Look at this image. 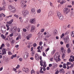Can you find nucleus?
<instances>
[{
    "mask_svg": "<svg viewBox=\"0 0 74 74\" xmlns=\"http://www.w3.org/2000/svg\"><path fill=\"white\" fill-rule=\"evenodd\" d=\"M8 7L10 11L12 12H15L16 10L14 7L12 6L11 5H10Z\"/></svg>",
    "mask_w": 74,
    "mask_h": 74,
    "instance_id": "nucleus-1",
    "label": "nucleus"
},
{
    "mask_svg": "<svg viewBox=\"0 0 74 74\" xmlns=\"http://www.w3.org/2000/svg\"><path fill=\"white\" fill-rule=\"evenodd\" d=\"M57 16L58 17L59 19L61 21H63V19H64L63 16L61 14L60 12H58L57 13Z\"/></svg>",
    "mask_w": 74,
    "mask_h": 74,
    "instance_id": "nucleus-2",
    "label": "nucleus"
},
{
    "mask_svg": "<svg viewBox=\"0 0 74 74\" xmlns=\"http://www.w3.org/2000/svg\"><path fill=\"white\" fill-rule=\"evenodd\" d=\"M27 14H29V11L26 10L25 9H23L22 11V14L24 16H26V15H27Z\"/></svg>",
    "mask_w": 74,
    "mask_h": 74,
    "instance_id": "nucleus-3",
    "label": "nucleus"
},
{
    "mask_svg": "<svg viewBox=\"0 0 74 74\" xmlns=\"http://www.w3.org/2000/svg\"><path fill=\"white\" fill-rule=\"evenodd\" d=\"M29 56V54L27 52L24 53L23 54V56L24 57L25 59V60L27 58V57H28Z\"/></svg>",
    "mask_w": 74,
    "mask_h": 74,
    "instance_id": "nucleus-4",
    "label": "nucleus"
},
{
    "mask_svg": "<svg viewBox=\"0 0 74 74\" xmlns=\"http://www.w3.org/2000/svg\"><path fill=\"white\" fill-rule=\"evenodd\" d=\"M5 31H6V28L5 27H1V31L2 33H5Z\"/></svg>",
    "mask_w": 74,
    "mask_h": 74,
    "instance_id": "nucleus-5",
    "label": "nucleus"
},
{
    "mask_svg": "<svg viewBox=\"0 0 74 74\" xmlns=\"http://www.w3.org/2000/svg\"><path fill=\"white\" fill-rule=\"evenodd\" d=\"M7 51V50L3 48L2 50V53L1 55H5L6 54V51Z\"/></svg>",
    "mask_w": 74,
    "mask_h": 74,
    "instance_id": "nucleus-6",
    "label": "nucleus"
},
{
    "mask_svg": "<svg viewBox=\"0 0 74 74\" xmlns=\"http://www.w3.org/2000/svg\"><path fill=\"white\" fill-rule=\"evenodd\" d=\"M14 21V19H12L11 20H10L9 22H7V23L8 25H9L10 26H12V23L13 22V21Z\"/></svg>",
    "mask_w": 74,
    "mask_h": 74,
    "instance_id": "nucleus-7",
    "label": "nucleus"
},
{
    "mask_svg": "<svg viewBox=\"0 0 74 74\" xmlns=\"http://www.w3.org/2000/svg\"><path fill=\"white\" fill-rule=\"evenodd\" d=\"M60 51L62 53H66V52H67L66 50L65 49H64V47H61L60 48Z\"/></svg>",
    "mask_w": 74,
    "mask_h": 74,
    "instance_id": "nucleus-8",
    "label": "nucleus"
},
{
    "mask_svg": "<svg viewBox=\"0 0 74 74\" xmlns=\"http://www.w3.org/2000/svg\"><path fill=\"white\" fill-rule=\"evenodd\" d=\"M36 29V27L34 25H32L31 27V28L30 30V32L32 33H33L34 32V30Z\"/></svg>",
    "mask_w": 74,
    "mask_h": 74,
    "instance_id": "nucleus-9",
    "label": "nucleus"
},
{
    "mask_svg": "<svg viewBox=\"0 0 74 74\" xmlns=\"http://www.w3.org/2000/svg\"><path fill=\"white\" fill-rule=\"evenodd\" d=\"M26 3H27V1H23L22 0L21 2V7H23V5H25Z\"/></svg>",
    "mask_w": 74,
    "mask_h": 74,
    "instance_id": "nucleus-10",
    "label": "nucleus"
},
{
    "mask_svg": "<svg viewBox=\"0 0 74 74\" xmlns=\"http://www.w3.org/2000/svg\"><path fill=\"white\" fill-rule=\"evenodd\" d=\"M71 58L69 59V61L71 62H73L74 61V56L73 55H71L70 56Z\"/></svg>",
    "mask_w": 74,
    "mask_h": 74,
    "instance_id": "nucleus-11",
    "label": "nucleus"
},
{
    "mask_svg": "<svg viewBox=\"0 0 74 74\" xmlns=\"http://www.w3.org/2000/svg\"><path fill=\"white\" fill-rule=\"evenodd\" d=\"M64 13L65 14H67L68 12H69V11L67 8H64Z\"/></svg>",
    "mask_w": 74,
    "mask_h": 74,
    "instance_id": "nucleus-12",
    "label": "nucleus"
},
{
    "mask_svg": "<svg viewBox=\"0 0 74 74\" xmlns=\"http://www.w3.org/2000/svg\"><path fill=\"white\" fill-rule=\"evenodd\" d=\"M32 35L31 34H29L27 36V40H30V38L32 37Z\"/></svg>",
    "mask_w": 74,
    "mask_h": 74,
    "instance_id": "nucleus-13",
    "label": "nucleus"
},
{
    "mask_svg": "<svg viewBox=\"0 0 74 74\" xmlns=\"http://www.w3.org/2000/svg\"><path fill=\"white\" fill-rule=\"evenodd\" d=\"M35 58L36 60H39V57L38 54H35Z\"/></svg>",
    "mask_w": 74,
    "mask_h": 74,
    "instance_id": "nucleus-14",
    "label": "nucleus"
},
{
    "mask_svg": "<svg viewBox=\"0 0 74 74\" xmlns=\"http://www.w3.org/2000/svg\"><path fill=\"white\" fill-rule=\"evenodd\" d=\"M53 14V11H50L49 13V16H52Z\"/></svg>",
    "mask_w": 74,
    "mask_h": 74,
    "instance_id": "nucleus-15",
    "label": "nucleus"
},
{
    "mask_svg": "<svg viewBox=\"0 0 74 74\" xmlns=\"http://www.w3.org/2000/svg\"><path fill=\"white\" fill-rule=\"evenodd\" d=\"M30 21L31 23H33L35 22V19L32 18L30 20Z\"/></svg>",
    "mask_w": 74,
    "mask_h": 74,
    "instance_id": "nucleus-16",
    "label": "nucleus"
},
{
    "mask_svg": "<svg viewBox=\"0 0 74 74\" xmlns=\"http://www.w3.org/2000/svg\"><path fill=\"white\" fill-rule=\"evenodd\" d=\"M5 17V15L3 13H0V18H2V17Z\"/></svg>",
    "mask_w": 74,
    "mask_h": 74,
    "instance_id": "nucleus-17",
    "label": "nucleus"
},
{
    "mask_svg": "<svg viewBox=\"0 0 74 74\" xmlns=\"http://www.w3.org/2000/svg\"><path fill=\"white\" fill-rule=\"evenodd\" d=\"M54 35H56L58 33V31L56 29H55L53 32Z\"/></svg>",
    "mask_w": 74,
    "mask_h": 74,
    "instance_id": "nucleus-18",
    "label": "nucleus"
},
{
    "mask_svg": "<svg viewBox=\"0 0 74 74\" xmlns=\"http://www.w3.org/2000/svg\"><path fill=\"white\" fill-rule=\"evenodd\" d=\"M71 50L70 48H68L67 49V53H71Z\"/></svg>",
    "mask_w": 74,
    "mask_h": 74,
    "instance_id": "nucleus-19",
    "label": "nucleus"
},
{
    "mask_svg": "<svg viewBox=\"0 0 74 74\" xmlns=\"http://www.w3.org/2000/svg\"><path fill=\"white\" fill-rule=\"evenodd\" d=\"M43 69V68H42V67H40V72L42 73H44V71H42V69Z\"/></svg>",
    "mask_w": 74,
    "mask_h": 74,
    "instance_id": "nucleus-20",
    "label": "nucleus"
},
{
    "mask_svg": "<svg viewBox=\"0 0 74 74\" xmlns=\"http://www.w3.org/2000/svg\"><path fill=\"white\" fill-rule=\"evenodd\" d=\"M31 12L32 14H33L35 12V9L33 8L31 9Z\"/></svg>",
    "mask_w": 74,
    "mask_h": 74,
    "instance_id": "nucleus-21",
    "label": "nucleus"
},
{
    "mask_svg": "<svg viewBox=\"0 0 74 74\" xmlns=\"http://www.w3.org/2000/svg\"><path fill=\"white\" fill-rule=\"evenodd\" d=\"M40 63L41 66H43V64H42V63H43V61H42V60H40Z\"/></svg>",
    "mask_w": 74,
    "mask_h": 74,
    "instance_id": "nucleus-22",
    "label": "nucleus"
},
{
    "mask_svg": "<svg viewBox=\"0 0 74 74\" xmlns=\"http://www.w3.org/2000/svg\"><path fill=\"white\" fill-rule=\"evenodd\" d=\"M2 4L3 5L6 6V2L5 1L3 0Z\"/></svg>",
    "mask_w": 74,
    "mask_h": 74,
    "instance_id": "nucleus-23",
    "label": "nucleus"
},
{
    "mask_svg": "<svg viewBox=\"0 0 74 74\" xmlns=\"http://www.w3.org/2000/svg\"><path fill=\"white\" fill-rule=\"evenodd\" d=\"M1 37L3 38V39H4V38H6V36H4L3 34H2L1 35Z\"/></svg>",
    "mask_w": 74,
    "mask_h": 74,
    "instance_id": "nucleus-24",
    "label": "nucleus"
},
{
    "mask_svg": "<svg viewBox=\"0 0 74 74\" xmlns=\"http://www.w3.org/2000/svg\"><path fill=\"white\" fill-rule=\"evenodd\" d=\"M59 72H60L61 73H63L64 71V70L63 69H60L59 70Z\"/></svg>",
    "mask_w": 74,
    "mask_h": 74,
    "instance_id": "nucleus-25",
    "label": "nucleus"
},
{
    "mask_svg": "<svg viewBox=\"0 0 74 74\" xmlns=\"http://www.w3.org/2000/svg\"><path fill=\"white\" fill-rule=\"evenodd\" d=\"M74 31L72 32H71V36L72 37H73V36H74Z\"/></svg>",
    "mask_w": 74,
    "mask_h": 74,
    "instance_id": "nucleus-26",
    "label": "nucleus"
},
{
    "mask_svg": "<svg viewBox=\"0 0 74 74\" xmlns=\"http://www.w3.org/2000/svg\"><path fill=\"white\" fill-rule=\"evenodd\" d=\"M5 45H6L7 47H9L10 46V44H9V43L8 42L6 43Z\"/></svg>",
    "mask_w": 74,
    "mask_h": 74,
    "instance_id": "nucleus-27",
    "label": "nucleus"
},
{
    "mask_svg": "<svg viewBox=\"0 0 74 74\" xmlns=\"http://www.w3.org/2000/svg\"><path fill=\"white\" fill-rule=\"evenodd\" d=\"M63 53V54L62 56V59H64V58H65V54L66 53Z\"/></svg>",
    "mask_w": 74,
    "mask_h": 74,
    "instance_id": "nucleus-28",
    "label": "nucleus"
},
{
    "mask_svg": "<svg viewBox=\"0 0 74 74\" xmlns=\"http://www.w3.org/2000/svg\"><path fill=\"white\" fill-rule=\"evenodd\" d=\"M64 41L65 43H68L69 42V40H67V39H64Z\"/></svg>",
    "mask_w": 74,
    "mask_h": 74,
    "instance_id": "nucleus-29",
    "label": "nucleus"
},
{
    "mask_svg": "<svg viewBox=\"0 0 74 74\" xmlns=\"http://www.w3.org/2000/svg\"><path fill=\"white\" fill-rule=\"evenodd\" d=\"M31 74H33V73H34V74H35V73H36V72H35L34 70V69H32L31 72Z\"/></svg>",
    "mask_w": 74,
    "mask_h": 74,
    "instance_id": "nucleus-30",
    "label": "nucleus"
},
{
    "mask_svg": "<svg viewBox=\"0 0 74 74\" xmlns=\"http://www.w3.org/2000/svg\"><path fill=\"white\" fill-rule=\"evenodd\" d=\"M35 53V51H33L31 52V55L32 56H33L34 55V54Z\"/></svg>",
    "mask_w": 74,
    "mask_h": 74,
    "instance_id": "nucleus-31",
    "label": "nucleus"
},
{
    "mask_svg": "<svg viewBox=\"0 0 74 74\" xmlns=\"http://www.w3.org/2000/svg\"><path fill=\"white\" fill-rule=\"evenodd\" d=\"M66 64H64L63 65V67L64 68V69H66Z\"/></svg>",
    "mask_w": 74,
    "mask_h": 74,
    "instance_id": "nucleus-32",
    "label": "nucleus"
},
{
    "mask_svg": "<svg viewBox=\"0 0 74 74\" xmlns=\"http://www.w3.org/2000/svg\"><path fill=\"white\" fill-rule=\"evenodd\" d=\"M32 43H30L29 44V46H27V47H28L29 48H30V47H32Z\"/></svg>",
    "mask_w": 74,
    "mask_h": 74,
    "instance_id": "nucleus-33",
    "label": "nucleus"
},
{
    "mask_svg": "<svg viewBox=\"0 0 74 74\" xmlns=\"http://www.w3.org/2000/svg\"><path fill=\"white\" fill-rule=\"evenodd\" d=\"M58 57H55V56L54 58L55 60L56 61V62H58Z\"/></svg>",
    "mask_w": 74,
    "mask_h": 74,
    "instance_id": "nucleus-34",
    "label": "nucleus"
},
{
    "mask_svg": "<svg viewBox=\"0 0 74 74\" xmlns=\"http://www.w3.org/2000/svg\"><path fill=\"white\" fill-rule=\"evenodd\" d=\"M19 19L20 21L22 23V22H23V21L22 20V17H20L19 18Z\"/></svg>",
    "mask_w": 74,
    "mask_h": 74,
    "instance_id": "nucleus-35",
    "label": "nucleus"
},
{
    "mask_svg": "<svg viewBox=\"0 0 74 74\" xmlns=\"http://www.w3.org/2000/svg\"><path fill=\"white\" fill-rule=\"evenodd\" d=\"M65 3L66 1H62L60 2V4H63V3Z\"/></svg>",
    "mask_w": 74,
    "mask_h": 74,
    "instance_id": "nucleus-36",
    "label": "nucleus"
},
{
    "mask_svg": "<svg viewBox=\"0 0 74 74\" xmlns=\"http://www.w3.org/2000/svg\"><path fill=\"white\" fill-rule=\"evenodd\" d=\"M14 16H15V17H16V18H18L19 17L18 15H17L16 14H14Z\"/></svg>",
    "mask_w": 74,
    "mask_h": 74,
    "instance_id": "nucleus-37",
    "label": "nucleus"
},
{
    "mask_svg": "<svg viewBox=\"0 0 74 74\" xmlns=\"http://www.w3.org/2000/svg\"><path fill=\"white\" fill-rule=\"evenodd\" d=\"M26 29L29 30V29H30V25L27 26V27H26Z\"/></svg>",
    "mask_w": 74,
    "mask_h": 74,
    "instance_id": "nucleus-38",
    "label": "nucleus"
},
{
    "mask_svg": "<svg viewBox=\"0 0 74 74\" xmlns=\"http://www.w3.org/2000/svg\"><path fill=\"white\" fill-rule=\"evenodd\" d=\"M50 6H51V7L53 8V7H54V6H53V4H52V3L50 2Z\"/></svg>",
    "mask_w": 74,
    "mask_h": 74,
    "instance_id": "nucleus-39",
    "label": "nucleus"
},
{
    "mask_svg": "<svg viewBox=\"0 0 74 74\" xmlns=\"http://www.w3.org/2000/svg\"><path fill=\"white\" fill-rule=\"evenodd\" d=\"M64 33H62V35L61 36V38H63V37H64Z\"/></svg>",
    "mask_w": 74,
    "mask_h": 74,
    "instance_id": "nucleus-40",
    "label": "nucleus"
},
{
    "mask_svg": "<svg viewBox=\"0 0 74 74\" xmlns=\"http://www.w3.org/2000/svg\"><path fill=\"white\" fill-rule=\"evenodd\" d=\"M29 71V70L28 69L26 68L25 69V72L26 73H28V72Z\"/></svg>",
    "mask_w": 74,
    "mask_h": 74,
    "instance_id": "nucleus-41",
    "label": "nucleus"
},
{
    "mask_svg": "<svg viewBox=\"0 0 74 74\" xmlns=\"http://www.w3.org/2000/svg\"><path fill=\"white\" fill-rule=\"evenodd\" d=\"M53 67L55 68V67H56V64L53 63Z\"/></svg>",
    "mask_w": 74,
    "mask_h": 74,
    "instance_id": "nucleus-42",
    "label": "nucleus"
},
{
    "mask_svg": "<svg viewBox=\"0 0 74 74\" xmlns=\"http://www.w3.org/2000/svg\"><path fill=\"white\" fill-rule=\"evenodd\" d=\"M65 39H66V40H68L69 41L70 40H69V36H67Z\"/></svg>",
    "mask_w": 74,
    "mask_h": 74,
    "instance_id": "nucleus-43",
    "label": "nucleus"
},
{
    "mask_svg": "<svg viewBox=\"0 0 74 74\" xmlns=\"http://www.w3.org/2000/svg\"><path fill=\"white\" fill-rule=\"evenodd\" d=\"M38 13H40L41 12V9H39L37 11Z\"/></svg>",
    "mask_w": 74,
    "mask_h": 74,
    "instance_id": "nucleus-44",
    "label": "nucleus"
},
{
    "mask_svg": "<svg viewBox=\"0 0 74 74\" xmlns=\"http://www.w3.org/2000/svg\"><path fill=\"white\" fill-rule=\"evenodd\" d=\"M14 36V34L12 33L10 35V37H12Z\"/></svg>",
    "mask_w": 74,
    "mask_h": 74,
    "instance_id": "nucleus-45",
    "label": "nucleus"
},
{
    "mask_svg": "<svg viewBox=\"0 0 74 74\" xmlns=\"http://www.w3.org/2000/svg\"><path fill=\"white\" fill-rule=\"evenodd\" d=\"M58 53H56L55 55V57H58Z\"/></svg>",
    "mask_w": 74,
    "mask_h": 74,
    "instance_id": "nucleus-46",
    "label": "nucleus"
},
{
    "mask_svg": "<svg viewBox=\"0 0 74 74\" xmlns=\"http://www.w3.org/2000/svg\"><path fill=\"white\" fill-rule=\"evenodd\" d=\"M26 7V5L24 4V5H23V7H23V8H25Z\"/></svg>",
    "mask_w": 74,
    "mask_h": 74,
    "instance_id": "nucleus-47",
    "label": "nucleus"
},
{
    "mask_svg": "<svg viewBox=\"0 0 74 74\" xmlns=\"http://www.w3.org/2000/svg\"><path fill=\"white\" fill-rule=\"evenodd\" d=\"M12 15H10V16H8L6 17V18H9V17L11 18V17H12Z\"/></svg>",
    "mask_w": 74,
    "mask_h": 74,
    "instance_id": "nucleus-48",
    "label": "nucleus"
},
{
    "mask_svg": "<svg viewBox=\"0 0 74 74\" xmlns=\"http://www.w3.org/2000/svg\"><path fill=\"white\" fill-rule=\"evenodd\" d=\"M19 60L20 62H22L23 60V58H20L19 59Z\"/></svg>",
    "mask_w": 74,
    "mask_h": 74,
    "instance_id": "nucleus-49",
    "label": "nucleus"
},
{
    "mask_svg": "<svg viewBox=\"0 0 74 74\" xmlns=\"http://www.w3.org/2000/svg\"><path fill=\"white\" fill-rule=\"evenodd\" d=\"M5 5H3V10H5Z\"/></svg>",
    "mask_w": 74,
    "mask_h": 74,
    "instance_id": "nucleus-50",
    "label": "nucleus"
},
{
    "mask_svg": "<svg viewBox=\"0 0 74 74\" xmlns=\"http://www.w3.org/2000/svg\"><path fill=\"white\" fill-rule=\"evenodd\" d=\"M8 54L9 55H12V53H11V51H9L8 52Z\"/></svg>",
    "mask_w": 74,
    "mask_h": 74,
    "instance_id": "nucleus-51",
    "label": "nucleus"
},
{
    "mask_svg": "<svg viewBox=\"0 0 74 74\" xmlns=\"http://www.w3.org/2000/svg\"><path fill=\"white\" fill-rule=\"evenodd\" d=\"M15 40H12V43L13 44V43H15Z\"/></svg>",
    "mask_w": 74,
    "mask_h": 74,
    "instance_id": "nucleus-52",
    "label": "nucleus"
},
{
    "mask_svg": "<svg viewBox=\"0 0 74 74\" xmlns=\"http://www.w3.org/2000/svg\"><path fill=\"white\" fill-rule=\"evenodd\" d=\"M42 55L43 56H46V54H45L44 52H43Z\"/></svg>",
    "mask_w": 74,
    "mask_h": 74,
    "instance_id": "nucleus-53",
    "label": "nucleus"
},
{
    "mask_svg": "<svg viewBox=\"0 0 74 74\" xmlns=\"http://www.w3.org/2000/svg\"><path fill=\"white\" fill-rule=\"evenodd\" d=\"M40 32H39L37 34V36H39V37L40 36Z\"/></svg>",
    "mask_w": 74,
    "mask_h": 74,
    "instance_id": "nucleus-54",
    "label": "nucleus"
},
{
    "mask_svg": "<svg viewBox=\"0 0 74 74\" xmlns=\"http://www.w3.org/2000/svg\"><path fill=\"white\" fill-rule=\"evenodd\" d=\"M69 44H67L66 45V48H69Z\"/></svg>",
    "mask_w": 74,
    "mask_h": 74,
    "instance_id": "nucleus-55",
    "label": "nucleus"
},
{
    "mask_svg": "<svg viewBox=\"0 0 74 74\" xmlns=\"http://www.w3.org/2000/svg\"><path fill=\"white\" fill-rule=\"evenodd\" d=\"M33 46H34V47H36V46H37V44H36V43H34L33 44Z\"/></svg>",
    "mask_w": 74,
    "mask_h": 74,
    "instance_id": "nucleus-56",
    "label": "nucleus"
},
{
    "mask_svg": "<svg viewBox=\"0 0 74 74\" xmlns=\"http://www.w3.org/2000/svg\"><path fill=\"white\" fill-rule=\"evenodd\" d=\"M49 50V48H48L45 50V51L46 52H47V51H48Z\"/></svg>",
    "mask_w": 74,
    "mask_h": 74,
    "instance_id": "nucleus-57",
    "label": "nucleus"
},
{
    "mask_svg": "<svg viewBox=\"0 0 74 74\" xmlns=\"http://www.w3.org/2000/svg\"><path fill=\"white\" fill-rule=\"evenodd\" d=\"M51 54L53 55L54 53H55V50L51 52Z\"/></svg>",
    "mask_w": 74,
    "mask_h": 74,
    "instance_id": "nucleus-58",
    "label": "nucleus"
},
{
    "mask_svg": "<svg viewBox=\"0 0 74 74\" xmlns=\"http://www.w3.org/2000/svg\"><path fill=\"white\" fill-rule=\"evenodd\" d=\"M44 32V29H42L40 31V32Z\"/></svg>",
    "mask_w": 74,
    "mask_h": 74,
    "instance_id": "nucleus-59",
    "label": "nucleus"
},
{
    "mask_svg": "<svg viewBox=\"0 0 74 74\" xmlns=\"http://www.w3.org/2000/svg\"><path fill=\"white\" fill-rule=\"evenodd\" d=\"M22 38V37H21V34H19V39H21Z\"/></svg>",
    "mask_w": 74,
    "mask_h": 74,
    "instance_id": "nucleus-60",
    "label": "nucleus"
},
{
    "mask_svg": "<svg viewBox=\"0 0 74 74\" xmlns=\"http://www.w3.org/2000/svg\"><path fill=\"white\" fill-rule=\"evenodd\" d=\"M50 60L51 62H52L53 61V58H50Z\"/></svg>",
    "mask_w": 74,
    "mask_h": 74,
    "instance_id": "nucleus-61",
    "label": "nucleus"
},
{
    "mask_svg": "<svg viewBox=\"0 0 74 74\" xmlns=\"http://www.w3.org/2000/svg\"><path fill=\"white\" fill-rule=\"evenodd\" d=\"M60 72L59 71H56L55 72V73L56 74H59V73Z\"/></svg>",
    "mask_w": 74,
    "mask_h": 74,
    "instance_id": "nucleus-62",
    "label": "nucleus"
},
{
    "mask_svg": "<svg viewBox=\"0 0 74 74\" xmlns=\"http://www.w3.org/2000/svg\"><path fill=\"white\" fill-rule=\"evenodd\" d=\"M52 66V64H49V67H51Z\"/></svg>",
    "mask_w": 74,
    "mask_h": 74,
    "instance_id": "nucleus-63",
    "label": "nucleus"
},
{
    "mask_svg": "<svg viewBox=\"0 0 74 74\" xmlns=\"http://www.w3.org/2000/svg\"><path fill=\"white\" fill-rule=\"evenodd\" d=\"M42 42H39V45H42Z\"/></svg>",
    "mask_w": 74,
    "mask_h": 74,
    "instance_id": "nucleus-64",
    "label": "nucleus"
}]
</instances>
